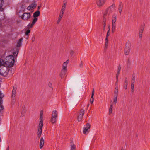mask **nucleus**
I'll return each instance as SVG.
<instances>
[{"mask_svg": "<svg viewBox=\"0 0 150 150\" xmlns=\"http://www.w3.org/2000/svg\"><path fill=\"white\" fill-rule=\"evenodd\" d=\"M108 30L107 32L106 36V38H108L109 36V32L110 30V25L108 26Z\"/></svg>", "mask_w": 150, "mask_h": 150, "instance_id": "36", "label": "nucleus"}, {"mask_svg": "<svg viewBox=\"0 0 150 150\" xmlns=\"http://www.w3.org/2000/svg\"><path fill=\"white\" fill-rule=\"evenodd\" d=\"M30 29H28L25 32V35L28 36L29 35V33H30Z\"/></svg>", "mask_w": 150, "mask_h": 150, "instance_id": "34", "label": "nucleus"}, {"mask_svg": "<svg viewBox=\"0 0 150 150\" xmlns=\"http://www.w3.org/2000/svg\"><path fill=\"white\" fill-rule=\"evenodd\" d=\"M33 1V3H31L30 4L32 8L34 9L37 6V4H36V1L35 0H32Z\"/></svg>", "mask_w": 150, "mask_h": 150, "instance_id": "23", "label": "nucleus"}, {"mask_svg": "<svg viewBox=\"0 0 150 150\" xmlns=\"http://www.w3.org/2000/svg\"><path fill=\"white\" fill-rule=\"evenodd\" d=\"M103 19L102 21V28L103 30H105L106 26V18L105 17L103 16Z\"/></svg>", "mask_w": 150, "mask_h": 150, "instance_id": "13", "label": "nucleus"}, {"mask_svg": "<svg viewBox=\"0 0 150 150\" xmlns=\"http://www.w3.org/2000/svg\"><path fill=\"white\" fill-rule=\"evenodd\" d=\"M84 112L85 110L83 109H82L81 110L78 118V120L79 121H80L81 120L84 114Z\"/></svg>", "mask_w": 150, "mask_h": 150, "instance_id": "8", "label": "nucleus"}, {"mask_svg": "<svg viewBox=\"0 0 150 150\" xmlns=\"http://www.w3.org/2000/svg\"><path fill=\"white\" fill-rule=\"evenodd\" d=\"M26 111V109L25 107L24 106L23 107L21 110V116H23L25 115V114Z\"/></svg>", "mask_w": 150, "mask_h": 150, "instance_id": "22", "label": "nucleus"}, {"mask_svg": "<svg viewBox=\"0 0 150 150\" xmlns=\"http://www.w3.org/2000/svg\"><path fill=\"white\" fill-rule=\"evenodd\" d=\"M79 66L80 67H81L83 66V64L82 62L80 64Z\"/></svg>", "mask_w": 150, "mask_h": 150, "instance_id": "57", "label": "nucleus"}, {"mask_svg": "<svg viewBox=\"0 0 150 150\" xmlns=\"http://www.w3.org/2000/svg\"><path fill=\"white\" fill-rule=\"evenodd\" d=\"M91 125L89 123H87L85 127L83 128V133L85 134H87L89 132Z\"/></svg>", "mask_w": 150, "mask_h": 150, "instance_id": "6", "label": "nucleus"}, {"mask_svg": "<svg viewBox=\"0 0 150 150\" xmlns=\"http://www.w3.org/2000/svg\"><path fill=\"white\" fill-rule=\"evenodd\" d=\"M144 26L145 24L144 23L141 25L140 29L139 31V38H142V33L144 28Z\"/></svg>", "mask_w": 150, "mask_h": 150, "instance_id": "11", "label": "nucleus"}, {"mask_svg": "<svg viewBox=\"0 0 150 150\" xmlns=\"http://www.w3.org/2000/svg\"><path fill=\"white\" fill-rule=\"evenodd\" d=\"M88 106H89V105H88L87 106V108L88 107Z\"/></svg>", "mask_w": 150, "mask_h": 150, "instance_id": "64", "label": "nucleus"}, {"mask_svg": "<svg viewBox=\"0 0 150 150\" xmlns=\"http://www.w3.org/2000/svg\"><path fill=\"white\" fill-rule=\"evenodd\" d=\"M105 2V0H96V4L99 7H101Z\"/></svg>", "mask_w": 150, "mask_h": 150, "instance_id": "9", "label": "nucleus"}, {"mask_svg": "<svg viewBox=\"0 0 150 150\" xmlns=\"http://www.w3.org/2000/svg\"><path fill=\"white\" fill-rule=\"evenodd\" d=\"M120 71L117 70V73L116 75V82L117 83L118 82V77L120 73Z\"/></svg>", "mask_w": 150, "mask_h": 150, "instance_id": "33", "label": "nucleus"}, {"mask_svg": "<svg viewBox=\"0 0 150 150\" xmlns=\"http://www.w3.org/2000/svg\"><path fill=\"white\" fill-rule=\"evenodd\" d=\"M74 53V52L73 50H71L70 52V54L72 56Z\"/></svg>", "mask_w": 150, "mask_h": 150, "instance_id": "44", "label": "nucleus"}, {"mask_svg": "<svg viewBox=\"0 0 150 150\" xmlns=\"http://www.w3.org/2000/svg\"><path fill=\"white\" fill-rule=\"evenodd\" d=\"M6 150H9V147L8 146L7 147Z\"/></svg>", "mask_w": 150, "mask_h": 150, "instance_id": "58", "label": "nucleus"}, {"mask_svg": "<svg viewBox=\"0 0 150 150\" xmlns=\"http://www.w3.org/2000/svg\"><path fill=\"white\" fill-rule=\"evenodd\" d=\"M121 69V67L120 65V64L118 67L117 71H120Z\"/></svg>", "mask_w": 150, "mask_h": 150, "instance_id": "48", "label": "nucleus"}, {"mask_svg": "<svg viewBox=\"0 0 150 150\" xmlns=\"http://www.w3.org/2000/svg\"><path fill=\"white\" fill-rule=\"evenodd\" d=\"M67 4V2H66L65 3H64L63 5V6H64L65 7H66V4Z\"/></svg>", "mask_w": 150, "mask_h": 150, "instance_id": "52", "label": "nucleus"}, {"mask_svg": "<svg viewBox=\"0 0 150 150\" xmlns=\"http://www.w3.org/2000/svg\"><path fill=\"white\" fill-rule=\"evenodd\" d=\"M4 0H0V11H3L4 9L2 8L4 4Z\"/></svg>", "mask_w": 150, "mask_h": 150, "instance_id": "19", "label": "nucleus"}, {"mask_svg": "<svg viewBox=\"0 0 150 150\" xmlns=\"http://www.w3.org/2000/svg\"><path fill=\"white\" fill-rule=\"evenodd\" d=\"M15 61L13 58L12 59H9L6 62V64L8 65V67L11 68L14 65Z\"/></svg>", "mask_w": 150, "mask_h": 150, "instance_id": "7", "label": "nucleus"}, {"mask_svg": "<svg viewBox=\"0 0 150 150\" xmlns=\"http://www.w3.org/2000/svg\"><path fill=\"white\" fill-rule=\"evenodd\" d=\"M52 117L57 118L58 117V112L56 110H54L52 112Z\"/></svg>", "mask_w": 150, "mask_h": 150, "instance_id": "18", "label": "nucleus"}, {"mask_svg": "<svg viewBox=\"0 0 150 150\" xmlns=\"http://www.w3.org/2000/svg\"><path fill=\"white\" fill-rule=\"evenodd\" d=\"M114 98H117V96H118V93H114Z\"/></svg>", "mask_w": 150, "mask_h": 150, "instance_id": "50", "label": "nucleus"}, {"mask_svg": "<svg viewBox=\"0 0 150 150\" xmlns=\"http://www.w3.org/2000/svg\"><path fill=\"white\" fill-rule=\"evenodd\" d=\"M35 40L34 38V39H33L32 40V42H33Z\"/></svg>", "mask_w": 150, "mask_h": 150, "instance_id": "61", "label": "nucleus"}, {"mask_svg": "<svg viewBox=\"0 0 150 150\" xmlns=\"http://www.w3.org/2000/svg\"><path fill=\"white\" fill-rule=\"evenodd\" d=\"M116 17H117V15L116 14H113L112 16V23H115V22L116 21Z\"/></svg>", "mask_w": 150, "mask_h": 150, "instance_id": "28", "label": "nucleus"}, {"mask_svg": "<svg viewBox=\"0 0 150 150\" xmlns=\"http://www.w3.org/2000/svg\"><path fill=\"white\" fill-rule=\"evenodd\" d=\"M76 146L74 144H73L71 145V150H76Z\"/></svg>", "mask_w": 150, "mask_h": 150, "instance_id": "38", "label": "nucleus"}, {"mask_svg": "<svg viewBox=\"0 0 150 150\" xmlns=\"http://www.w3.org/2000/svg\"><path fill=\"white\" fill-rule=\"evenodd\" d=\"M43 116H40V122L38 126V137L40 138L42 134V128L43 126Z\"/></svg>", "mask_w": 150, "mask_h": 150, "instance_id": "2", "label": "nucleus"}, {"mask_svg": "<svg viewBox=\"0 0 150 150\" xmlns=\"http://www.w3.org/2000/svg\"><path fill=\"white\" fill-rule=\"evenodd\" d=\"M40 11H37L33 13V16L34 18H38V17L40 16Z\"/></svg>", "mask_w": 150, "mask_h": 150, "instance_id": "17", "label": "nucleus"}, {"mask_svg": "<svg viewBox=\"0 0 150 150\" xmlns=\"http://www.w3.org/2000/svg\"><path fill=\"white\" fill-rule=\"evenodd\" d=\"M67 65L63 63L62 65V70L67 71Z\"/></svg>", "mask_w": 150, "mask_h": 150, "instance_id": "35", "label": "nucleus"}, {"mask_svg": "<svg viewBox=\"0 0 150 150\" xmlns=\"http://www.w3.org/2000/svg\"><path fill=\"white\" fill-rule=\"evenodd\" d=\"M13 54L14 56H17L18 54V53L19 49L18 48H15L13 50Z\"/></svg>", "mask_w": 150, "mask_h": 150, "instance_id": "16", "label": "nucleus"}, {"mask_svg": "<svg viewBox=\"0 0 150 150\" xmlns=\"http://www.w3.org/2000/svg\"><path fill=\"white\" fill-rule=\"evenodd\" d=\"M121 150H124V149H123V148H122Z\"/></svg>", "mask_w": 150, "mask_h": 150, "instance_id": "63", "label": "nucleus"}, {"mask_svg": "<svg viewBox=\"0 0 150 150\" xmlns=\"http://www.w3.org/2000/svg\"><path fill=\"white\" fill-rule=\"evenodd\" d=\"M31 8H32V7H31L30 4L27 7V9L28 10H30Z\"/></svg>", "mask_w": 150, "mask_h": 150, "instance_id": "46", "label": "nucleus"}, {"mask_svg": "<svg viewBox=\"0 0 150 150\" xmlns=\"http://www.w3.org/2000/svg\"><path fill=\"white\" fill-rule=\"evenodd\" d=\"M31 17V15L30 12H24L21 16V18L24 20H28Z\"/></svg>", "mask_w": 150, "mask_h": 150, "instance_id": "5", "label": "nucleus"}, {"mask_svg": "<svg viewBox=\"0 0 150 150\" xmlns=\"http://www.w3.org/2000/svg\"><path fill=\"white\" fill-rule=\"evenodd\" d=\"M108 38H106L105 40V46L104 48V50H106L108 48Z\"/></svg>", "mask_w": 150, "mask_h": 150, "instance_id": "25", "label": "nucleus"}, {"mask_svg": "<svg viewBox=\"0 0 150 150\" xmlns=\"http://www.w3.org/2000/svg\"><path fill=\"white\" fill-rule=\"evenodd\" d=\"M94 94V89L93 88V89L92 93V94H91V98L90 100V103L91 104H92L93 103V101H94V98H93V96Z\"/></svg>", "mask_w": 150, "mask_h": 150, "instance_id": "20", "label": "nucleus"}, {"mask_svg": "<svg viewBox=\"0 0 150 150\" xmlns=\"http://www.w3.org/2000/svg\"><path fill=\"white\" fill-rule=\"evenodd\" d=\"M3 64L0 65V74L4 77L6 76L8 74V68Z\"/></svg>", "mask_w": 150, "mask_h": 150, "instance_id": "1", "label": "nucleus"}, {"mask_svg": "<svg viewBox=\"0 0 150 150\" xmlns=\"http://www.w3.org/2000/svg\"><path fill=\"white\" fill-rule=\"evenodd\" d=\"M34 18L33 19L32 22V24L33 25H34L36 22L38 20V18Z\"/></svg>", "mask_w": 150, "mask_h": 150, "instance_id": "30", "label": "nucleus"}, {"mask_svg": "<svg viewBox=\"0 0 150 150\" xmlns=\"http://www.w3.org/2000/svg\"><path fill=\"white\" fill-rule=\"evenodd\" d=\"M69 59H68L65 62H64L63 63L67 65L68 64V63H69Z\"/></svg>", "mask_w": 150, "mask_h": 150, "instance_id": "49", "label": "nucleus"}, {"mask_svg": "<svg viewBox=\"0 0 150 150\" xmlns=\"http://www.w3.org/2000/svg\"><path fill=\"white\" fill-rule=\"evenodd\" d=\"M43 112L42 110H41L40 112V115L43 116Z\"/></svg>", "mask_w": 150, "mask_h": 150, "instance_id": "51", "label": "nucleus"}, {"mask_svg": "<svg viewBox=\"0 0 150 150\" xmlns=\"http://www.w3.org/2000/svg\"><path fill=\"white\" fill-rule=\"evenodd\" d=\"M65 11V9H63V8H62L61 9V13H64Z\"/></svg>", "mask_w": 150, "mask_h": 150, "instance_id": "47", "label": "nucleus"}, {"mask_svg": "<svg viewBox=\"0 0 150 150\" xmlns=\"http://www.w3.org/2000/svg\"><path fill=\"white\" fill-rule=\"evenodd\" d=\"M118 90H115L114 91V93H118Z\"/></svg>", "mask_w": 150, "mask_h": 150, "instance_id": "53", "label": "nucleus"}, {"mask_svg": "<svg viewBox=\"0 0 150 150\" xmlns=\"http://www.w3.org/2000/svg\"><path fill=\"white\" fill-rule=\"evenodd\" d=\"M122 8H123V4H122V2H121L120 3L119 5V8H118L119 11V13L120 14H121L122 12Z\"/></svg>", "mask_w": 150, "mask_h": 150, "instance_id": "21", "label": "nucleus"}, {"mask_svg": "<svg viewBox=\"0 0 150 150\" xmlns=\"http://www.w3.org/2000/svg\"><path fill=\"white\" fill-rule=\"evenodd\" d=\"M67 71L65 70H61V73L60 74V76L62 78L64 77L66 74V73L67 72Z\"/></svg>", "mask_w": 150, "mask_h": 150, "instance_id": "24", "label": "nucleus"}, {"mask_svg": "<svg viewBox=\"0 0 150 150\" xmlns=\"http://www.w3.org/2000/svg\"><path fill=\"white\" fill-rule=\"evenodd\" d=\"M131 45V43L129 41H128L126 42L125 45L124 52V53L126 55H128L129 54Z\"/></svg>", "mask_w": 150, "mask_h": 150, "instance_id": "3", "label": "nucleus"}, {"mask_svg": "<svg viewBox=\"0 0 150 150\" xmlns=\"http://www.w3.org/2000/svg\"><path fill=\"white\" fill-rule=\"evenodd\" d=\"M62 8H63V9H65V7L64 6H62Z\"/></svg>", "mask_w": 150, "mask_h": 150, "instance_id": "60", "label": "nucleus"}, {"mask_svg": "<svg viewBox=\"0 0 150 150\" xmlns=\"http://www.w3.org/2000/svg\"><path fill=\"white\" fill-rule=\"evenodd\" d=\"M8 74L10 75H12L14 73V70L13 71L12 68H10L9 69H8Z\"/></svg>", "mask_w": 150, "mask_h": 150, "instance_id": "29", "label": "nucleus"}, {"mask_svg": "<svg viewBox=\"0 0 150 150\" xmlns=\"http://www.w3.org/2000/svg\"><path fill=\"white\" fill-rule=\"evenodd\" d=\"M4 96V95L1 93V91H0V111L3 109L4 108L2 105H1L2 101L3 100H2V98Z\"/></svg>", "mask_w": 150, "mask_h": 150, "instance_id": "12", "label": "nucleus"}, {"mask_svg": "<svg viewBox=\"0 0 150 150\" xmlns=\"http://www.w3.org/2000/svg\"><path fill=\"white\" fill-rule=\"evenodd\" d=\"M41 7V6H38V9L37 11H39V10H40V8Z\"/></svg>", "mask_w": 150, "mask_h": 150, "instance_id": "56", "label": "nucleus"}, {"mask_svg": "<svg viewBox=\"0 0 150 150\" xmlns=\"http://www.w3.org/2000/svg\"><path fill=\"white\" fill-rule=\"evenodd\" d=\"M23 40V38H20L17 43L16 46L17 48L20 47L22 45V43Z\"/></svg>", "mask_w": 150, "mask_h": 150, "instance_id": "14", "label": "nucleus"}, {"mask_svg": "<svg viewBox=\"0 0 150 150\" xmlns=\"http://www.w3.org/2000/svg\"><path fill=\"white\" fill-rule=\"evenodd\" d=\"M115 90H118V88L117 87H116L115 88Z\"/></svg>", "mask_w": 150, "mask_h": 150, "instance_id": "62", "label": "nucleus"}, {"mask_svg": "<svg viewBox=\"0 0 150 150\" xmlns=\"http://www.w3.org/2000/svg\"><path fill=\"white\" fill-rule=\"evenodd\" d=\"M128 64H130V61L129 59L128 60Z\"/></svg>", "mask_w": 150, "mask_h": 150, "instance_id": "59", "label": "nucleus"}, {"mask_svg": "<svg viewBox=\"0 0 150 150\" xmlns=\"http://www.w3.org/2000/svg\"><path fill=\"white\" fill-rule=\"evenodd\" d=\"M63 14H64V13H60L59 15L58 18L61 19V18H62V17L63 16Z\"/></svg>", "mask_w": 150, "mask_h": 150, "instance_id": "41", "label": "nucleus"}, {"mask_svg": "<svg viewBox=\"0 0 150 150\" xmlns=\"http://www.w3.org/2000/svg\"><path fill=\"white\" fill-rule=\"evenodd\" d=\"M124 85H127L128 81L126 77L125 78V79L124 81Z\"/></svg>", "mask_w": 150, "mask_h": 150, "instance_id": "40", "label": "nucleus"}, {"mask_svg": "<svg viewBox=\"0 0 150 150\" xmlns=\"http://www.w3.org/2000/svg\"><path fill=\"white\" fill-rule=\"evenodd\" d=\"M116 23H112V32L113 33L114 32L115 30L116 29Z\"/></svg>", "mask_w": 150, "mask_h": 150, "instance_id": "26", "label": "nucleus"}, {"mask_svg": "<svg viewBox=\"0 0 150 150\" xmlns=\"http://www.w3.org/2000/svg\"><path fill=\"white\" fill-rule=\"evenodd\" d=\"M117 98H114L113 99V103H114L116 104L117 103Z\"/></svg>", "mask_w": 150, "mask_h": 150, "instance_id": "45", "label": "nucleus"}, {"mask_svg": "<svg viewBox=\"0 0 150 150\" xmlns=\"http://www.w3.org/2000/svg\"><path fill=\"white\" fill-rule=\"evenodd\" d=\"M16 89L14 87L12 91L11 98L12 100V101H14L15 100V96L16 93Z\"/></svg>", "mask_w": 150, "mask_h": 150, "instance_id": "10", "label": "nucleus"}, {"mask_svg": "<svg viewBox=\"0 0 150 150\" xmlns=\"http://www.w3.org/2000/svg\"><path fill=\"white\" fill-rule=\"evenodd\" d=\"M44 140L43 138V137H42L40 139V142L39 146L40 149H42L44 145Z\"/></svg>", "mask_w": 150, "mask_h": 150, "instance_id": "15", "label": "nucleus"}, {"mask_svg": "<svg viewBox=\"0 0 150 150\" xmlns=\"http://www.w3.org/2000/svg\"><path fill=\"white\" fill-rule=\"evenodd\" d=\"M61 19H60V18H58V20H57V23L58 24L60 22V21H61Z\"/></svg>", "mask_w": 150, "mask_h": 150, "instance_id": "54", "label": "nucleus"}, {"mask_svg": "<svg viewBox=\"0 0 150 150\" xmlns=\"http://www.w3.org/2000/svg\"><path fill=\"white\" fill-rule=\"evenodd\" d=\"M135 76L134 74L132 75V80H131V83L134 84L135 80Z\"/></svg>", "mask_w": 150, "mask_h": 150, "instance_id": "32", "label": "nucleus"}, {"mask_svg": "<svg viewBox=\"0 0 150 150\" xmlns=\"http://www.w3.org/2000/svg\"><path fill=\"white\" fill-rule=\"evenodd\" d=\"M4 63V61L2 59H0V65L3 64Z\"/></svg>", "mask_w": 150, "mask_h": 150, "instance_id": "42", "label": "nucleus"}, {"mask_svg": "<svg viewBox=\"0 0 150 150\" xmlns=\"http://www.w3.org/2000/svg\"><path fill=\"white\" fill-rule=\"evenodd\" d=\"M134 84L131 83V92L133 93L134 92Z\"/></svg>", "mask_w": 150, "mask_h": 150, "instance_id": "37", "label": "nucleus"}, {"mask_svg": "<svg viewBox=\"0 0 150 150\" xmlns=\"http://www.w3.org/2000/svg\"><path fill=\"white\" fill-rule=\"evenodd\" d=\"M57 118L52 117H51V122L52 124H54L56 123L57 121Z\"/></svg>", "mask_w": 150, "mask_h": 150, "instance_id": "27", "label": "nucleus"}, {"mask_svg": "<svg viewBox=\"0 0 150 150\" xmlns=\"http://www.w3.org/2000/svg\"><path fill=\"white\" fill-rule=\"evenodd\" d=\"M113 108L112 105H110L109 110V114H111L112 112V108Z\"/></svg>", "mask_w": 150, "mask_h": 150, "instance_id": "31", "label": "nucleus"}, {"mask_svg": "<svg viewBox=\"0 0 150 150\" xmlns=\"http://www.w3.org/2000/svg\"><path fill=\"white\" fill-rule=\"evenodd\" d=\"M48 86L49 87H50L52 89V90L53 89V88L52 87V83L50 82H49L48 84Z\"/></svg>", "mask_w": 150, "mask_h": 150, "instance_id": "43", "label": "nucleus"}, {"mask_svg": "<svg viewBox=\"0 0 150 150\" xmlns=\"http://www.w3.org/2000/svg\"><path fill=\"white\" fill-rule=\"evenodd\" d=\"M32 23H29L28 25V28L29 29V28H31L33 27V26L34 25H32Z\"/></svg>", "mask_w": 150, "mask_h": 150, "instance_id": "39", "label": "nucleus"}, {"mask_svg": "<svg viewBox=\"0 0 150 150\" xmlns=\"http://www.w3.org/2000/svg\"><path fill=\"white\" fill-rule=\"evenodd\" d=\"M113 7L114 6L112 5L108 8L106 9L104 13L103 16L105 17L107 14L109 15L111 13L114 9Z\"/></svg>", "mask_w": 150, "mask_h": 150, "instance_id": "4", "label": "nucleus"}, {"mask_svg": "<svg viewBox=\"0 0 150 150\" xmlns=\"http://www.w3.org/2000/svg\"><path fill=\"white\" fill-rule=\"evenodd\" d=\"M125 85V86H124V88H125V90L127 88V85Z\"/></svg>", "mask_w": 150, "mask_h": 150, "instance_id": "55", "label": "nucleus"}]
</instances>
